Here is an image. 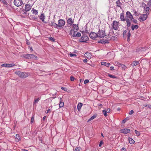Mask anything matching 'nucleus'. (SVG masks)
<instances>
[{"mask_svg": "<svg viewBox=\"0 0 151 151\" xmlns=\"http://www.w3.org/2000/svg\"><path fill=\"white\" fill-rule=\"evenodd\" d=\"M126 22L127 27H129L131 25L130 20L133 19V16L131 13L129 11L126 12Z\"/></svg>", "mask_w": 151, "mask_h": 151, "instance_id": "1", "label": "nucleus"}, {"mask_svg": "<svg viewBox=\"0 0 151 151\" xmlns=\"http://www.w3.org/2000/svg\"><path fill=\"white\" fill-rule=\"evenodd\" d=\"M15 73L21 78H25L29 76V74L27 73L20 71L15 72Z\"/></svg>", "mask_w": 151, "mask_h": 151, "instance_id": "2", "label": "nucleus"}, {"mask_svg": "<svg viewBox=\"0 0 151 151\" xmlns=\"http://www.w3.org/2000/svg\"><path fill=\"white\" fill-rule=\"evenodd\" d=\"M24 58H27L29 59H35L37 60L38 59V58L33 54H24L23 55Z\"/></svg>", "mask_w": 151, "mask_h": 151, "instance_id": "3", "label": "nucleus"}, {"mask_svg": "<svg viewBox=\"0 0 151 151\" xmlns=\"http://www.w3.org/2000/svg\"><path fill=\"white\" fill-rule=\"evenodd\" d=\"M119 23V22H117L116 20L113 21L112 26L113 28L115 30H116L118 29Z\"/></svg>", "mask_w": 151, "mask_h": 151, "instance_id": "4", "label": "nucleus"}, {"mask_svg": "<svg viewBox=\"0 0 151 151\" xmlns=\"http://www.w3.org/2000/svg\"><path fill=\"white\" fill-rule=\"evenodd\" d=\"M65 21L62 19H60L58 20V27L63 28L65 24Z\"/></svg>", "mask_w": 151, "mask_h": 151, "instance_id": "5", "label": "nucleus"}, {"mask_svg": "<svg viewBox=\"0 0 151 151\" xmlns=\"http://www.w3.org/2000/svg\"><path fill=\"white\" fill-rule=\"evenodd\" d=\"M98 37L102 38L106 36L105 32L103 30H99L97 34Z\"/></svg>", "mask_w": 151, "mask_h": 151, "instance_id": "6", "label": "nucleus"}, {"mask_svg": "<svg viewBox=\"0 0 151 151\" xmlns=\"http://www.w3.org/2000/svg\"><path fill=\"white\" fill-rule=\"evenodd\" d=\"M14 4L17 6H21L23 3L22 0H14Z\"/></svg>", "mask_w": 151, "mask_h": 151, "instance_id": "7", "label": "nucleus"}, {"mask_svg": "<svg viewBox=\"0 0 151 151\" xmlns=\"http://www.w3.org/2000/svg\"><path fill=\"white\" fill-rule=\"evenodd\" d=\"M147 14H144L141 15L139 18V20L141 22L145 20L147 18Z\"/></svg>", "mask_w": 151, "mask_h": 151, "instance_id": "8", "label": "nucleus"}, {"mask_svg": "<svg viewBox=\"0 0 151 151\" xmlns=\"http://www.w3.org/2000/svg\"><path fill=\"white\" fill-rule=\"evenodd\" d=\"M78 29V27L77 25L73 24V29L70 32L71 34L73 33L76 32Z\"/></svg>", "mask_w": 151, "mask_h": 151, "instance_id": "9", "label": "nucleus"}, {"mask_svg": "<svg viewBox=\"0 0 151 151\" xmlns=\"http://www.w3.org/2000/svg\"><path fill=\"white\" fill-rule=\"evenodd\" d=\"M89 36L91 38L93 39H95L97 37H98L97 34L94 32H91L90 35Z\"/></svg>", "mask_w": 151, "mask_h": 151, "instance_id": "10", "label": "nucleus"}, {"mask_svg": "<svg viewBox=\"0 0 151 151\" xmlns=\"http://www.w3.org/2000/svg\"><path fill=\"white\" fill-rule=\"evenodd\" d=\"M120 132L121 133H122L124 134H127L129 133L130 132V129L127 128H125L124 129H121Z\"/></svg>", "mask_w": 151, "mask_h": 151, "instance_id": "11", "label": "nucleus"}, {"mask_svg": "<svg viewBox=\"0 0 151 151\" xmlns=\"http://www.w3.org/2000/svg\"><path fill=\"white\" fill-rule=\"evenodd\" d=\"M88 39V36H82L80 39L79 41L81 42H85L86 41H87Z\"/></svg>", "mask_w": 151, "mask_h": 151, "instance_id": "12", "label": "nucleus"}, {"mask_svg": "<svg viewBox=\"0 0 151 151\" xmlns=\"http://www.w3.org/2000/svg\"><path fill=\"white\" fill-rule=\"evenodd\" d=\"M120 19L121 21H126V18L125 19L124 16V13H121L120 16Z\"/></svg>", "mask_w": 151, "mask_h": 151, "instance_id": "13", "label": "nucleus"}, {"mask_svg": "<svg viewBox=\"0 0 151 151\" xmlns=\"http://www.w3.org/2000/svg\"><path fill=\"white\" fill-rule=\"evenodd\" d=\"M31 7L29 4H26L25 7V10L26 12L29 11L31 9Z\"/></svg>", "mask_w": 151, "mask_h": 151, "instance_id": "14", "label": "nucleus"}, {"mask_svg": "<svg viewBox=\"0 0 151 151\" xmlns=\"http://www.w3.org/2000/svg\"><path fill=\"white\" fill-rule=\"evenodd\" d=\"M60 99V103L59 104V106L60 108L63 107L64 105V103L63 102L62 98L60 97L59 98Z\"/></svg>", "mask_w": 151, "mask_h": 151, "instance_id": "15", "label": "nucleus"}, {"mask_svg": "<svg viewBox=\"0 0 151 151\" xmlns=\"http://www.w3.org/2000/svg\"><path fill=\"white\" fill-rule=\"evenodd\" d=\"M139 61H133L131 64V65L133 67L136 66L139 64Z\"/></svg>", "mask_w": 151, "mask_h": 151, "instance_id": "16", "label": "nucleus"}, {"mask_svg": "<svg viewBox=\"0 0 151 151\" xmlns=\"http://www.w3.org/2000/svg\"><path fill=\"white\" fill-rule=\"evenodd\" d=\"M73 22V21H72V19L71 18H70L68 19L67 21V23L70 25H71Z\"/></svg>", "mask_w": 151, "mask_h": 151, "instance_id": "17", "label": "nucleus"}, {"mask_svg": "<svg viewBox=\"0 0 151 151\" xmlns=\"http://www.w3.org/2000/svg\"><path fill=\"white\" fill-rule=\"evenodd\" d=\"M50 26H53L55 28H58V24L55 23L51 22L50 23Z\"/></svg>", "mask_w": 151, "mask_h": 151, "instance_id": "18", "label": "nucleus"}, {"mask_svg": "<svg viewBox=\"0 0 151 151\" xmlns=\"http://www.w3.org/2000/svg\"><path fill=\"white\" fill-rule=\"evenodd\" d=\"M101 65H104L106 67H108L109 66V65H110V63H107L105 62H101Z\"/></svg>", "mask_w": 151, "mask_h": 151, "instance_id": "19", "label": "nucleus"}, {"mask_svg": "<svg viewBox=\"0 0 151 151\" xmlns=\"http://www.w3.org/2000/svg\"><path fill=\"white\" fill-rule=\"evenodd\" d=\"M72 36L74 37H80L81 36V34L79 32L77 33L76 34H75V32L73 33V35Z\"/></svg>", "mask_w": 151, "mask_h": 151, "instance_id": "20", "label": "nucleus"}, {"mask_svg": "<svg viewBox=\"0 0 151 151\" xmlns=\"http://www.w3.org/2000/svg\"><path fill=\"white\" fill-rule=\"evenodd\" d=\"M138 28V25H134L132 24L131 26V29L132 30H134L135 29H137Z\"/></svg>", "mask_w": 151, "mask_h": 151, "instance_id": "21", "label": "nucleus"}, {"mask_svg": "<svg viewBox=\"0 0 151 151\" xmlns=\"http://www.w3.org/2000/svg\"><path fill=\"white\" fill-rule=\"evenodd\" d=\"M16 141L17 142H19L20 140V138L19 135V134H17L15 137Z\"/></svg>", "mask_w": 151, "mask_h": 151, "instance_id": "22", "label": "nucleus"}, {"mask_svg": "<svg viewBox=\"0 0 151 151\" xmlns=\"http://www.w3.org/2000/svg\"><path fill=\"white\" fill-rule=\"evenodd\" d=\"M83 104L82 103H78L77 105V109L78 111L81 109L82 106Z\"/></svg>", "mask_w": 151, "mask_h": 151, "instance_id": "23", "label": "nucleus"}, {"mask_svg": "<svg viewBox=\"0 0 151 151\" xmlns=\"http://www.w3.org/2000/svg\"><path fill=\"white\" fill-rule=\"evenodd\" d=\"M40 19L43 22H44L45 16L43 14H42L40 17Z\"/></svg>", "mask_w": 151, "mask_h": 151, "instance_id": "24", "label": "nucleus"}, {"mask_svg": "<svg viewBox=\"0 0 151 151\" xmlns=\"http://www.w3.org/2000/svg\"><path fill=\"white\" fill-rule=\"evenodd\" d=\"M32 13L35 15H37L38 14V11L37 10L35 9L34 8L32 9Z\"/></svg>", "mask_w": 151, "mask_h": 151, "instance_id": "25", "label": "nucleus"}, {"mask_svg": "<svg viewBox=\"0 0 151 151\" xmlns=\"http://www.w3.org/2000/svg\"><path fill=\"white\" fill-rule=\"evenodd\" d=\"M128 139L129 142L130 144H134L135 143V141L133 140V139L132 138H129Z\"/></svg>", "mask_w": 151, "mask_h": 151, "instance_id": "26", "label": "nucleus"}, {"mask_svg": "<svg viewBox=\"0 0 151 151\" xmlns=\"http://www.w3.org/2000/svg\"><path fill=\"white\" fill-rule=\"evenodd\" d=\"M85 56L88 58H90L91 56V54L90 53H86L85 54Z\"/></svg>", "mask_w": 151, "mask_h": 151, "instance_id": "27", "label": "nucleus"}, {"mask_svg": "<svg viewBox=\"0 0 151 151\" xmlns=\"http://www.w3.org/2000/svg\"><path fill=\"white\" fill-rule=\"evenodd\" d=\"M40 99V98H39L36 99H35L34 100V102L33 103V105L36 104L39 101Z\"/></svg>", "mask_w": 151, "mask_h": 151, "instance_id": "28", "label": "nucleus"}, {"mask_svg": "<svg viewBox=\"0 0 151 151\" xmlns=\"http://www.w3.org/2000/svg\"><path fill=\"white\" fill-rule=\"evenodd\" d=\"M15 65L14 63H12L9 64H7V68H10L14 66Z\"/></svg>", "mask_w": 151, "mask_h": 151, "instance_id": "29", "label": "nucleus"}, {"mask_svg": "<svg viewBox=\"0 0 151 151\" xmlns=\"http://www.w3.org/2000/svg\"><path fill=\"white\" fill-rule=\"evenodd\" d=\"M134 132L137 136H138L140 135V132L137 131V130H135L134 131Z\"/></svg>", "mask_w": 151, "mask_h": 151, "instance_id": "30", "label": "nucleus"}, {"mask_svg": "<svg viewBox=\"0 0 151 151\" xmlns=\"http://www.w3.org/2000/svg\"><path fill=\"white\" fill-rule=\"evenodd\" d=\"M96 117V115H93V116H92L88 120V121H90L93 119H95Z\"/></svg>", "mask_w": 151, "mask_h": 151, "instance_id": "31", "label": "nucleus"}, {"mask_svg": "<svg viewBox=\"0 0 151 151\" xmlns=\"http://www.w3.org/2000/svg\"><path fill=\"white\" fill-rule=\"evenodd\" d=\"M114 64L116 66H118L119 67H120V65L121 64L119 63L118 62H115L114 63Z\"/></svg>", "mask_w": 151, "mask_h": 151, "instance_id": "32", "label": "nucleus"}, {"mask_svg": "<svg viewBox=\"0 0 151 151\" xmlns=\"http://www.w3.org/2000/svg\"><path fill=\"white\" fill-rule=\"evenodd\" d=\"M108 76L110 77V78H116V77L114 76V75H111V74H108Z\"/></svg>", "mask_w": 151, "mask_h": 151, "instance_id": "33", "label": "nucleus"}, {"mask_svg": "<svg viewBox=\"0 0 151 151\" xmlns=\"http://www.w3.org/2000/svg\"><path fill=\"white\" fill-rule=\"evenodd\" d=\"M132 21L133 22H134L135 24H137V21L134 18H133V19H132V20H130V22Z\"/></svg>", "mask_w": 151, "mask_h": 151, "instance_id": "34", "label": "nucleus"}, {"mask_svg": "<svg viewBox=\"0 0 151 151\" xmlns=\"http://www.w3.org/2000/svg\"><path fill=\"white\" fill-rule=\"evenodd\" d=\"M102 112L103 113L104 116L106 117L107 116V113L105 110H103L102 111Z\"/></svg>", "mask_w": 151, "mask_h": 151, "instance_id": "35", "label": "nucleus"}, {"mask_svg": "<svg viewBox=\"0 0 151 151\" xmlns=\"http://www.w3.org/2000/svg\"><path fill=\"white\" fill-rule=\"evenodd\" d=\"M120 67H121L122 69H125L127 68V67L126 66L122 64L120 65Z\"/></svg>", "mask_w": 151, "mask_h": 151, "instance_id": "36", "label": "nucleus"}, {"mask_svg": "<svg viewBox=\"0 0 151 151\" xmlns=\"http://www.w3.org/2000/svg\"><path fill=\"white\" fill-rule=\"evenodd\" d=\"M116 4L117 6H120L121 3L119 0H118L116 2Z\"/></svg>", "mask_w": 151, "mask_h": 151, "instance_id": "37", "label": "nucleus"}, {"mask_svg": "<svg viewBox=\"0 0 151 151\" xmlns=\"http://www.w3.org/2000/svg\"><path fill=\"white\" fill-rule=\"evenodd\" d=\"M69 55L70 56V57H73V56H76V54H73L72 53H70V54H69Z\"/></svg>", "mask_w": 151, "mask_h": 151, "instance_id": "38", "label": "nucleus"}, {"mask_svg": "<svg viewBox=\"0 0 151 151\" xmlns=\"http://www.w3.org/2000/svg\"><path fill=\"white\" fill-rule=\"evenodd\" d=\"M61 89L63 90V91H67V88L65 87H62L61 88Z\"/></svg>", "mask_w": 151, "mask_h": 151, "instance_id": "39", "label": "nucleus"}, {"mask_svg": "<svg viewBox=\"0 0 151 151\" xmlns=\"http://www.w3.org/2000/svg\"><path fill=\"white\" fill-rule=\"evenodd\" d=\"M70 79L71 81H73L75 80V78L73 76H71L70 77Z\"/></svg>", "mask_w": 151, "mask_h": 151, "instance_id": "40", "label": "nucleus"}, {"mask_svg": "<svg viewBox=\"0 0 151 151\" xmlns=\"http://www.w3.org/2000/svg\"><path fill=\"white\" fill-rule=\"evenodd\" d=\"M34 121V117L33 115L31 119V122L32 123Z\"/></svg>", "mask_w": 151, "mask_h": 151, "instance_id": "41", "label": "nucleus"}, {"mask_svg": "<svg viewBox=\"0 0 151 151\" xmlns=\"http://www.w3.org/2000/svg\"><path fill=\"white\" fill-rule=\"evenodd\" d=\"M1 66L2 67H7V64H4L1 65Z\"/></svg>", "mask_w": 151, "mask_h": 151, "instance_id": "42", "label": "nucleus"}, {"mask_svg": "<svg viewBox=\"0 0 151 151\" xmlns=\"http://www.w3.org/2000/svg\"><path fill=\"white\" fill-rule=\"evenodd\" d=\"M89 82V80L88 79H86L85 80L84 82V84H86L88 83Z\"/></svg>", "mask_w": 151, "mask_h": 151, "instance_id": "43", "label": "nucleus"}, {"mask_svg": "<svg viewBox=\"0 0 151 151\" xmlns=\"http://www.w3.org/2000/svg\"><path fill=\"white\" fill-rule=\"evenodd\" d=\"M130 36H131V33H130V32L129 31L128 32V35H127V36H128V39L130 37Z\"/></svg>", "mask_w": 151, "mask_h": 151, "instance_id": "44", "label": "nucleus"}, {"mask_svg": "<svg viewBox=\"0 0 151 151\" xmlns=\"http://www.w3.org/2000/svg\"><path fill=\"white\" fill-rule=\"evenodd\" d=\"M150 9V8L149 7H147L146 9V14H147V13H148L147 11H149Z\"/></svg>", "mask_w": 151, "mask_h": 151, "instance_id": "45", "label": "nucleus"}, {"mask_svg": "<svg viewBox=\"0 0 151 151\" xmlns=\"http://www.w3.org/2000/svg\"><path fill=\"white\" fill-rule=\"evenodd\" d=\"M107 113H109L111 111V110L110 109H108L105 110Z\"/></svg>", "mask_w": 151, "mask_h": 151, "instance_id": "46", "label": "nucleus"}, {"mask_svg": "<svg viewBox=\"0 0 151 151\" xmlns=\"http://www.w3.org/2000/svg\"><path fill=\"white\" fill-rule=\"evenodd\" d=\"M75 150L76 151H79L80 150V148L79 147H77L76 148Z\"/></svg>", "mask_w": 151, "mask_h": 151, "instance_id": "47", "label": "nucleus"}, {"mask_svg": "<svg viewBox=\"0 0 151 151\" xmlns=\"http://www.w3.org/2000/svg\"><path fill=\"white\" fill-rule=\"evenodd\" d=\"M126 122V119L123 120L122 121V123L124 124V123H125Z\"/></svg>", "mask_w": 151, "mask_h": 151, "instance_id": "48", "label": "nucleus"}, {"mask_svg": "<svg viewBox=\"0 0 151 151\" xmlns=\"http://www.w3.org/2000/svg\"><path fill=\"white\" fill-rule=\"evenodd\" d=\"M52 110L50 109H49L47 110V113H50V112Z\"/></svg>", "mask_w": 151, "mask_h": 151, "instance_id": "49", "label": "nucleus"}, {"mask_svg": "<svg viewBox=\"0 0 151 151\" xmlns=\"http://www.w3.org/2000/svg\"><path fill=\"white\" fill-rule=\"evenodd\" d=\"M49 38V39H50V40H52V41H54V39L51 37H50Z\"/></svg>", "mask_w": 151, "mask_h": 151, "instance_id": "50", "label": "nucleus"}, {"mask_svg": "<svg viewBox=\"0 0 151 151\" xmlns=\"http://www.w3.org/2000/svg\"><path fill=\"white\" fill-rule=\"evenodd\" d=\"M103 142L102 141H101L100 143V144L99 145V147H101L102 145V144H103Z\"/></svg>", "mask_w": 151, "mask_h": 151, "instance_id": "51", "label": "nucleus"}, {"mask_svg": "<svg viewBox=\"0 0 151 151\" xmlns=\"http://www.w3.org/2000/svg\"><path fill=\"white\" fill-rule=\"evenodd\" d=\"M87 60L86 58L84 59L83 60V61L85 63H87Z\"/></svg>", "mask_w": 151, "mask_h": 151, "instance_id": "52", "label": "nucleus"}, {"mask_svg": "<svg viewBox=\"0 0 151 151\" xmlns=\"http://www.w3.org/2000/svg\"><path fill=\"white\" fill-rule=\"evenodd\" d=\"M125 148L124 147L122 148L121 150V151H125Z\"/></svg>", "mask_w": 151, "mask_h": 151, "instance_id": "53", "label": "nucleus"}, {"mask_svg": "<svg viewBox=\"0 0 151 151\" xmlns=\"http://www.w3.org/2000/svg\"><path fill=\"white\" fill-rule=\"evenodd\" d=\"M134 113V111L133 110H132L130 111V112L129 113V114L131 115Z\"/></svg>", "mask_w": 151, "mask_h": 151, "instance_id": "54", "label": "nucleus"}, {"mask_svg": "<svg viewBox=\"0 0 151 151\" xmlns=\"http://www.w3.org/2000/svg\"><path fill=\"white\" fill-rule=\"evenodd\" d=\"M134 15H137V12L136 11H134Z\"/></svg>", "mask_w": 151, "mask_h": 151, "instance_id": "55", "label": "nucleus"}, {"mask_svg": "<svg viewBox=\"0 0 151 151\" xmlns=\"http://www.w3.org/2000/svg\"><path fill=\"white\" fill-rule=\"evenodd\" d=\"M110 69L111 70H114V67L111 66L110 68Z\"/></svg>", "mask_w": 151, "mask_h": 151, "instance_id": "56", "label": "nucleus"}, {"mask_svg": "<svg viewBox=\"0 0 151 151\" xmlns=\"http://www.w3.org/2000/svg\"><path fill=\"white\" fill-rule=\"evenodd\" d=\"M22 151H29L28 150H26L25 149H22Z\"/></svg>", "mask_w": 151, "mask_h": 151, "instance_id": "57", "label": "nucleus"}, {"mask_svg": "<svg viewBox=\"0 0 151 151\" xmlns=\"http://www.w3.org/2000/svg\"><path fill=\"white\" fill-rule=\"evenodd\" d=\"M46 118V116H44L43 118V120H44Z\"/></svg>", "mask_w": 151, "mask_h": 151, "instance_id": "58", "label": "nucleus"}, {"mask_svg": "<svg viewBox=\"0 0 151 151\" xmlns=\"http://www.w3.org/2000/svg\"><path fill=\"white\" fill-rule=\"evenodd\" d=\"M127 33V31L126 30H124V34H126V33Z\"/></svg>", "mask_w": 151, "mask_h": 151, "instance_id": "59", "label": "nucleus"}, {"mask_svg": "<svg viewBox=\"0 0 151 151\" xmlns=\"http://www.w3.org/2000/svg\"><path fill=\"white\" fill-rule=\"evenodd\" d=\"M101 135L103 137H104V136H103V134H102V133L101 134Z\"/></svg>", "mask_w": 151, "mask_h": 151, "instance_id": "60", "label": "nucleus"}, {"mask_svg": "<svg viewBox=\"0 0 151 151\" xmlns=\"http://www.w3.org/2000/svg\"><path fill=\"white\" fill-rule=\"evenodd\" d=\"M2 2L4 4V0H3Z\"/></svg>", "mask_w": 151, "mask_h": 151, "instance_id": "61", "label": "nucleus"}, {"mask_svg": "<svg viewBox=\"0 0 151 151\" xmlns=\"http://www.w3.org/2000/svg\"><path fill=\"white\" fill-rule=\"evenodd\" d=\"M30 50H31L32 51L33 50H32V48H30Z\"/></svg>", "mask_w": 151, "mask_h": 151, "instance_id": "62", "label": "nucleus"}, {"mask_svg": "<svg viewBox=\"0 0 151 151\" xmlns=\"http://www.w3.org/2000/svg\"><path fill=\"white\" fill-rule=\"evenodd\" d=\"M23 14H26V12H24V13H23Z\"/></svg>", "mask_w": 151, "mask_h": 151, "instance_id": "63", "label": "nucleus"}, {"mask_svg": "<svg viewBox=\"0 0 151 151\" xmlns=\"http://www.w3.org/2000/svg\"><path fill=\"white\" fill-rule=\"evenodd\" d=\"M53 151H57V150H55Z\"/></svg>", "mask_w": 151, "mask_h": 151, "instance_id": "64", "label": "nucleus"}]
</instances>
